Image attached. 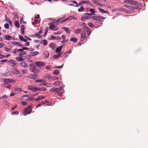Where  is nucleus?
<instances>
[{"instance_id": "nucleus-1", "label": "nucleus", "mask_w": 148, "mask_h": 148, "mask_svg": "<svg viewBox=\"0 0 148 148\" xmlns=\"http://www.w3.org/2000/svg\"><path fill=\"white\" fill-rule=\"evenodd\" d=\"M28 89L33 92L39 91H45L46 89L44 88H37L36 87L33 86H29L28 87Z\"/></svg>"}, {"instance_id": "nucleus-2", "label": "nucleus", "mask_w": 148, "mask_h": 148, "mask_svg": "<svg viewBox=\"0 0 148 148\" xmlns=\"http://www.w3.org/2000/svg\"><path fill=\"white\" fill-rule=\"evenodd\" d=\"M32 111V107L31 106H28L27 108L23 110V113L24 116L30 114L31 113Z\"/></svg>"}, {"instance_id": "nucleus-3", "label": "nucleus", "mask_w": 148, "mask_h": 148, "mask_svg": "<svg viewBox=\"0 0 148 148\" xmlns=\"http://www.w3.org/2000/svg\"><path fill=\"white\" fill-rule=\"evenodd\" d=\"M91 18L93 20L99 21H102L105 19V18L99 15L93 16Z\"/></svg>"}, {"instance_id": "nucleus-4", "label": "nucleus", "mask_w": 148, "mask_h": 148, "mask_svg": "<svg viewBox=\"0 0 148 148\" xmlns=\"http://www.w3.org/2000/svg\"><path fill=\"white\" fill-rule=\"evenodd\" d=\"M49 29L51 30L56 31L58 30V28L56 27V25L53 23H50L49 24Z\"/></svg>"}, {"instance_id": "nucleus-5", "label": "nucleus", "mask_w": 148, "mask_h": 148, "mask_svg": "<svg viewBox=\"0 0 148 148\" xmlns=\"http://www.w3.org/2000/svg\"><path fill=\"white\" fill-rule=\"evenodd\" d=\"M43 77L45 79L47 78L49 79H51L52 80H57L58 79L57 77H52L50 75L45 76Z\"/></svg>"}, {"instance_id": "nucleus-6", "label": "nucleus", "mask_w": 148, "mask_h": 148, "mask_svg": "<svg viewBox=\"0 0 148 148\" xmlns=\"http://www.w3.org/2000/svg\"><path fill=\"white\" fill-rule=\"evenodd\" d=\"M2 81H3L5 82L8 83V82H12L14 83L16 82V81L14 80L10 79H1Z\"/></svg>"}, {"instance_id": "nucleus-7", "label": "nucleus", "mask_w": 148, "mask_h": 148, "mask_svg": "<svg viewBox=\"0 0 148 148\" xmlns=\"http://www.w3.org/2000/svg\"><path fill=\"white\" fill-rule=\"evenodd\" d=\"M88 4L89 5H90L91 3H90V1L88 0H84L81 1L79 2V4L83 5L84 4Z\"/></svg>"}, {"instance_id": "nucleus-8", "label": "nucleus", "mask_w": 148, "mask_h": 148, "mask_svg": "<svg viewBox=\"0 0 148 148\" xmlns=\"http://www.w3.org/2000/svg\"><path fill=\"white\" fill-rule=\"evenodd\" d=\"M29 71L35 73H38L39 72V71L36 68L35 66L34 68H30L29 69Z\"/></svg>"}, {"instance_id": "nucleus-9", "label": "nucleus", "mask_w": 148, "mask_h": 148, "mask_svg": "<svg viewBox=\"0 0 148 148\" xmlns=\"http://www.w3.org/2000/svg\"><path fill=\"white\" fill-rule=\"evenodd\" d=\"M127 2L128 3L132 5H136L137 4V2L134 0H127L124 1V2Z\"/></svg>"}, {"instance_id": "nucleus-10", "label": "nucleus", "mask_w": 148, "mask_h": 148, "mask_svg": "<svg viewBox=\"0 0 148 148\" xmlns=\"http://www.w3.org/2000/svg\"><path fill=\"white\" fill-rule=\"evenodd\" d=\"M8 62H11V66L12 67H13L16 65L17 63L16 61L14 60H10L8 61Z\"/></svg>"}, {"instance_id": "nucleus-11", "label": "nucleus", "mask_w": 148, "mask_h": 148, "mask_svg": "<svg viewBox=\"0 0 148 148\" xmlns=\"http://www.w3.org/2000/svg\"><path fill=\"white\" fill-rule=\"evenodd\" d=\"M89 19V16L88 15H85V14H84V16H82L81 18V20L82 21H84L88 19Z\"/></svg>"}, {"instance_id": "nucleus-12", "label": "nucleus", "mask_w": 148, "mask_h": 148, "mask_svg": "<svg viewBox=\"0 0 148 148\" xmlns=\"http://www.w3.org/2000/svg\"><path fill=\"white\" fill-rule=\"evenodd\" d=\"M65 16H64L59 18L57 21V22H59L61 23H63L64 22H65L64 19H65Z\"/></svg>"}, {"instance_id": "nucleus-13", "label": "nucleus", "mask_w": 148, "mask_h": 148, "mask_svg": "<svg viewBox=\"0 0 148 148\" xmlns=\"http://www.w3.org/2000/svg\"><path fill=\"white\" fill-rule=\"evenodd\" d=\"M12 43L14 45H16L21 47H22L23 46V44L17 42H12Z\"/></svg>"}, {"instance_id": "nucleus-14", "label": "nucleus", "mask_w": 148, "mask_h": 148, "mask_svg": "<svg viewBox=\"0 0 148 148\" xmlns=\"http://www.w3.org/2000/svg\"><path fill=\"white\" fill-rule=\"evenodd\" d=\"M21 66L24 68H26L28 66V64L25 62L23 61L20 63Z\"/></svg>"}, {"instance_id": "nucleus-15", "label": "nucleus", "mask_w": 148, "mask_h": 148, "mask_svg": "<svg viewBox=\"0 0 148 148\" xmlns=\"http://www.w3.org/2000/svg\"><path fill=\"white\" fill-rule=\"evenodd\" d=\"M36 64L38 67L41 66L45 65V63L42 62H36Z\"/></svg>"}, {"instance_id": "nucleus-16", "label": "nucleus", "mask_w": 148, "mask_h": 148, "mask_svg": "<svg viewBox=\"0 0 148 148\" xmlns=\"http://www.w3.org/2000/svg\"><path fill=\"white\" fill-rule=\"evenodd\" d=\"M12 38V36L9 35H5V38L4 39L5 40H10Z\"/></svg>"}, {"instance_id": "nucleus-17", "label": "nucleus", "mask_w": 148, "mask_h": 148, "mask_svg": "<svg viewBox=\"0 0 148 148\" xmlns=\"http://www.w3.org/2000/svg\"><path fill=\"white\" fill-rule=\"evenodd\" d=\"M24 28L25 26L24 25H22L21 27V34L22 35L24 34Z\"/></svg>"}, {"instance_id": "nucleus-18", "label": "nucleus", "mask_w": 148, "mask_h": 148, "mask_svg": "<svg viewBox=\"0 0 148 148\" xmlns=\"http://www.w3.org/2000/svg\"><path fill=\"white\" fill-rule=\"evenodd\" d=\"M63 47V46H60L58 47L56 49V52L57 53H58V52L60 53V52L62 49Z\"/></svg>"}, {"instance_id": "nucleus-19", "label": "nucleus", "mask_w": 148, "mask_h": 148, "mask_svg": "<svg viewBox=\"0 0 148 148\" xmlns=\"http://www.w3.org/2000/svg\"><path fill=\"white\" fill-rule=\"evenodd\" d=\"M98 9L102 13H108V11H106V10H104L103 9H102L101 8H98Z\"/></svg>"}, {"instance_id": "nucleus-20", "label": "nucleus", "mask_w": 148, "mask_h": 148, "mask_svg": "<svg viewBox=\"0 0 148 148\" xmlns=\"http://www.w3.org/2000/svg\"><path fill=\"white\" fill-rule=\"evenodd\" d=\"M49 47L53 49H54L56 47V45L54 43H51L50 44Z\"/></svg>"}, {"instance_id": "nucleus-21", "label": "nucleus", "mask_w": 148, "mask_h": 148, "mask_svg": "<svg viewBox=\"0 0 148 148\" xmlns=\"http://www.w3.org/2000/svg\"><path fill=\"white\" fill-rule=\"evenodd\" d=\"M87 36L86 35V33L85 31H83L81 34V37L82 38H86Z\"/></svg>"}, {"instance_id": "nucleus-22", "label": "nucleus", "mask_w": 148, "mask_h": 148, "mask_svg": "<svg viewBox=\"0 0 148 148\" xmlns=\"http://www.w3.org/2000/svg\"><path fill=\"white\" fill-rule=\"evenodd\" d=\"M43 54L44 57L45 58H47L49 56V53L48 51H46L44 52Z\"/></svg>"}, {"instance_id": "nucleus-23", "label": "nucleus", "mask_w": 148, "mask_h": 148, "mask_svg": "<svg viewBox=\"0 0 148 148\" xmlns=\"http://www.w3.org/2000/svg\"><path fill=\"white\" fill-rule=\"evenodd\" d=\"M77 38L74 37L71 38L70 39V41H72L74 43L76 42L77 41Z\"/></svg>"}, {"instance_id": "nucleus-24", "label": "nucleus", "mask_w": 148, "mask_h": 148, "mask_svg": "<svg viewBox=\"0 0 148 148\" xmlns=\"http://www.w3.org/2000/svg\"><path fill=\"white\" fill-rule=\"evenodd\" d=\"M62 28L66 31V33L69 34L70 33V32L68 28L65 27H63Z\"/></svg>"}, {"instance_id": "nucleus-25", "label": "nucleus", "mask_w": 148, "mask_h": 148, "mask_svg": "<svg viewBox=\"0 0 148 148\" xmlns=\"http://www.w3.org/2000/svg\"><path fill=\"white\" fill-rule=\"evenodd\" d=\"M36 82L38 83L44 82H45V81L44 79H40L36 80Z\"/></svg>"}, {"instance_id": "nucleus-26", "label": "nucleus", "mask_w": 148, "mask_h": 148, "mask_svg": "<svg viewBox=\"0 0 148 148\" xmlns=\"http://www.w3.org/2000/svg\"><path fill=\"white\" fill-rule=\"evenodd\" d=\"M16 59L19 61H23L24 60V59L19 57H16L15 58Z\"/></svg>"}, {"instance_id": "nucleus-27", "label": "nucleus", "mask_w": 148, "mask_h": 148, "mask_svg": "<svg viewBox=\"0 0 148 148\" xmlns=\"http://www.w3.org/2000/svg\"><path fill=\"white\" fill-rule=\"evenodd\" d=\"M61 55V53H59L58 55H54L53 56V57L54 58H58Z\"/></svg>"}, {"instance_id": "nucleus-28", "label": "nucleus", "mask_w": 148, "mask_h": 148, "mask_svg": "<svg viewBox=\"0 0 148 148\" xmlns=\"http://www.w3.org/2000/svg\"><path fill=\"white\" fill-rule=\"evenodd\" d=\"M79 24L80 25H81L82 26H83L85 28V29H86L87 28V27H88L86 23H79Z\"/></svg>"}, {"instance_id": "nucleus-29", "label": "nucleus", "mask_w": 148, "mask_h": 148, "mask_svg": "<svg viewBox=\"0 0 148 148\" xmlns=\"http://www.w3.org/2000/svg\"><path fill=\"white\" fill-rule=\"evenodd\" d=\"M86 29L87 35L88 36H89L91 32V30L89 29L88 27H87Z\"/></svg>"}, {"instance_id": "nucleus-30", "label": "nucleus", "mask_w": 148, "mask_h": 148, "mask_svg": "<svg viewBox=\"0 0 148 148\" xmlns=\"http://www.w3.org/2000/svg\"><path fill=\"white\" fill-rule=\"evenodd\" d=\"M14 90L15 91H17V92H23V91H22L21 88H15Z\"/></svg>"}, {"instance_id": "nucleus-31", "label": "nucleus", "mask_w": 148, "mask_h": 148, "mask_svg": "<svg viewBox=\"0 0 148 148\" xmlns=\"http://www.w3.org/2000/svg\"><path fill=\"white\" fill-rule=\"evenodd\" d=\"M39 53L37 51H35L34 52H31V56H36Z\"/></svg>"}, {"instance_id": "nucleus-32", "label": "nucleus", "mask_w": 148, "mask_h": 148, "mask_svg": "<svg viewBox=\"0 0 148 148\" xmlns=\"http://www.w3.org/2000/svg\"><path fill=\"white\" fill-rule=\"evenodd\" d=\"M124 6L125 7H126V8H128V9H136V8H134V7H132V6H128L126 5H124Z\"/></svg>"}, {"instance_id": "nucleus-33", "label": "nucleus", "mask_w": 148, "mask_h": 148, "mask_svg": "<svg viewBox=\"0 0 148 148\" xmlns=\"http://www.w3.org/2000/svg\"><path fill=\"white\" fill-rule=\"evenodd\" d=\"M34 35L38 38H40L42 37L41 36L38 32L35 33Z\"/></svg>"}, {"instance_id": "nucleus-34", "label": "nucleus", "mask_w": 148, "mask_h": 148, "mask_svg": "<svg viewBox=\"0 0 148 148\" xmlns=\"http://www.w3.org/2000/svg\"><path fill=\"white\" fill-rule=\"evenodd\" d=\"M59 71L58 70H55L53 73V74L55 75H58L59 73Z\"/></svg>"}, {"instance_id": "nucleus-35", "label": "nucleus", "mask_w": 148, "mask_h": 148, "mask_svg": "<svg viewBox=\"0 0 148 148\" xmlns=\"http://www.w3.org/2000/svg\"><path fill=\"white\" fill-rule=\"evenodd\" d=\"M14 73L15 74H18L20 73V72L17 69H15L13 71Z\"/></svg>"}, {"instance_id": "nucleus-36", "label": "nucleus", "mask_w": 148, "mask_h": 148, "mask_svg": "<svg viewBox=\"0 0 148 148\" xmlns=\"http://www.w3.org/2000/svg\"><path fill=\"white\" fill-rule=\"evenodd\" d=\"M84 7L83 6H81L80 8H79L78 10V11L79 12H81L83 11L84 10Z\"/></svg>"}, {"instance_id": "nucleus-37", "label": "nucleus", "mask_w": 148, "mask_h": 148, "mask_svg": "<svg viewBox=\"0 0 148 148\" xmlns=\"http://www.w3.org/2000/svg\"><path fill=\"white\" fill-rule=\"evenodd\" d=\"M81 32V30L80 29H78L75 30V34H78L80 33Z\"/></svg>"}, {"instance_id": "nucleus-38", "label": "nucleus", "mask_w": 148, "mask_h": 148, "mask_svg": "<svg viewBox=\"0 0 148 148\" xmlns=\"http://www.w3.org/2000/svg\"><path fill=\"white\" fill-rule=\"evenodd\" d=\"M8 95H5L4 96H3L1 97H0V99H7L8 98Z\"/></svg>"}, {"instance_id": "nucleus-39", "label": "nucleus", "mask_w": 148, "mask_h": 148, "mask_svg": "<svg viewBox=\"0 0 148 148\" xmlns=\"http://www.w3.org/2000/svg\"><path fill=\"white\" fill-rule=\"evenodd\" d=\"M36 77V75L34 74H31L29 75V77L33 79H35Z\"/></svg>"}, {"instance_id": "nucleus-40", "label": "nucleus", "mask_w": 148, "mask_h": 148, "mask_svg": "<svg viewBox=\"0 0 148 148\" xmlns=\"http://www.w3.org/2000/svg\"><path fill=\"white\" fill-rule=\"evenodd\" d=\"M4 86L5 87L9 88L10 87V85L8 83L4 84Z\"/></svg>"}, {"instance_id": "nucleus-41", "label": "nucleus", "mask_w": 148, "mask_h": 148, "mask_svg": "<svg viewBox=\"0 0 148 148\" xmlns=\"http://www.w3.org/2000/svg\"><path fill=\"white\" fill-rule=\"evenodd\" d=\"M15 25L17 27H20V25L18 22L17 21H15L14 23Z\"/></svg>"}, {"instance_id": "nucleus-42", "label": "nucleus", "mask_w": 148, "mask_h": 148, "mask_svg": "<svg viewBox=\"0 0 148 148\" xmlns=\"http://www.w3.org/2000/svg\"><path fill=\"white\" fill-rule=\"evenodd\" d=\"M89 10L93 14H94L96 12L95 10L93 9H90Z\"/></svg>"}, {"instance_id": "nucleus-43", "label": "nucleus", "mask_w": 148, "mask_h": 148, "mask_svg": "<svg viewBox=\"0 0 148 148\" xmlns=\"http://www.w3.org/2000/svg\"><path fill=\"white\" fill-rule=\"evenodd\" d=\"M91 1H92L93 2H94V4L97 5L98 4V3L99 2V0H91Z\"/></svg>"}, {"instance_id": "nucleus-44", "label": "nucleus", "mask_w": 148, "mask_h": 148, "mask_svg": "<svg viewBox=\"0 0 148 148\" xmlns=\"http://www.w3.org/2000/svg\"><path fill=\"white\" fill-rule=\"evenodd\" d=\"M18 54L19 56L20 57H22L23 55L25 54H26V53L25 52H23V53L19 52Z\"/></svg>"}, {"instance_id": "nucleus-45", "label": "nucleus", "mask_w": 148, "mask_h": 148, "mask_svg": "<svg viewBox=\"0 0 148 148\" xmlns=\"http://www.w3.org/2000/svg\"><path fill=\"white\" fill-rule=\"evenodd\" d=\"M73 18V16H70V17H69L66 18L65 19H64V21H68V20H69Z\"/></svg>"}, {"instance_id": "nucleus-46", "label": "nucleus", "mask_w": 148, "mask_h": 148, "mask_svg": "<svg viewBox=\"0 0 148 148\" xmlns=\"http://www.w3.org/2000/svg\"><path fill=\"white\" fill-rule=\"evenodd\" d=\"M41 43H43L45 45H46L47 44V41L46 40H42L41 42Z\"/></svg>"}, {"instance_id": "nucleus-47", "label": "nucleus", "mask_w": 148, "mask_h": 148, "mask_svg": "<svg viewBox=\"0 0 148 148\" xmlns=\"http://www.w3.org/2000/svg\"><path fill=\"white\" fill-rule=\"evenodd\" d=\"M34 99V98L33 97H29L27 98L26 99V101H32V100H33V99Z\"/></svg>"}, {"instance_id": "nucleus-48", "label": "nucleus", "mask_w": 148, "mask_h": 148, "mask_svg": "<svg viewBox=\"0 0 148 148\" xmlns=\"http://www.w3.org/2000/svg\"><path fill=\"white\" fill-rule=\"evenodd\" d=\"M88 25L89 26L91 27H93L94 26V25L90 22L88 23Z\"/></svg>"}, {"instance_id": "nucleus-49", "label": "nucleus", "mask_w": 148, "mask_h": 148, "mask_svg": "<svg viewBox=\"0 0 148 148\" xmlns=\"http://www.w3.org/2000/svg\"><path fill=\"white\" fill-rule=\"evenodd\" d=\"M4 27L6 29H8L9 28V25L8 23H5L4 25Z\"/></svg>"}, {"instance_id": "nucleus-50", "label": "nucleus", "mask_w": 148, "mask_h": 148, "mask_svg": "<svg viewBox=\"0 0 148 148\" xmlns=\"http://www.w3.org/2000/svg\"><path fill=\"white\" fill-rule=\"evenodd\" d=\"M17 51H18V49H14L12 51V52L14 54L16 53Z\"/></svg>"}, {"instance_id": "nucleus-51", "label": "nucleus", "mask_w": 148, "mask_h": 148, "mask_svg": "<svg viewBox=\"0 0 148 148\" xmlns=\"http://www.w3.org/2000/svg\"><path fill=\"white\" fill-rule=\"evenodd\" d=\"M19 114V112L18 111H16L14 112H12V115H14V114H16V115L18 114Z\"/></svg>"}, {"instance_id": "nucleus-52", "label": "nucleus", "mask_w": 148, "mask_h": 148, "mask_svg": "<svg viewBox=\"0 0 148 148\" xmlns=\"http://www.w3.org/2000/svg\"><path fill=\"white\" fill-rule=\"evenodd\" d=\"M24 37L27 40H28L29 41H30L32 40L28 36H25Z\"/></svg>"}, {"instance_id": "nucleus-53", "label": "nucleus", "mask_w": 148, "mask_h": 148, "mask_svg": "<svg viewBox=\"0 0 148 148\" xmlns=\"http://www.w3.org/2000/svg\"><path fill=\"white\" fill-rule=\"evenodd\" d=\"M38 23V21L36 20H35L32 23L33 25H35V24H37Z\"/></svg>"}, {"instance_id": "nucleus-54", "label": "nucleus", "mask_w": 148, "mask_h": 148, "mask_svg": "<svg viewBox=\"0 0 148 148\" xmlns=\"http://www.w3.org/2000/svg\"><path fill=\"white\" fill-rule=\"evenodd\" d=\"M52 90V91H56L57 92H58V89H57V88H53L51 89Z\"/></svg>"}, {"instance_id": "nucleus-55", "label": "nucleus", "mask_w": 148, "mask_h": 148, "mask_svg": "<svg viewBox=\"0 0 148 148\" xmlns=\"http://www.w3.org/2000/svg\"><path fill=\"white\" fill-rule=\"evenodd\" d=\"M51 66H50L49 65V66H47L46 67H45V68L46 69H51Z\"/></svg>"}, {"instance_id": "nucleus-56", "label": "nucleus", "mask_w": 148, "mask_h": 148, "mask_svg": "<svg viewBox=\"0 0 148 148\" xmlns=\"http://www.w3.org/2000/svg\"><path fill=\"white\" fill-rule=\"evenodd\" d=\"M92 13H85V15H88V16H91L93 15Z\"/></svg>"}, {"instance_id": "nucleus-57", "label": "nucleus", "mask_w": 148, "mask_h": 148, "mask_svg": "<svg viewBox=\"0 0 148 148\" xmlns=\"http://www.w3.org/2000/svg\"><path fill=\"white\" fill-rule=\"evenodd\" d=\"M19 37L20 39L21 40L23 41V40H24V38L22 36H19Z\"/></svg>"}, {"instance_id": "nucleus-58", "label": "nucleus", "mask_w": 148, "mask_h": 148, "mask_svg": "<svg viewBox=\"0 0 148 148\" xmlns=\"http://www.w3.org/2000/svg\"><path fill=\"white\" fill-rule=\"evenodd\" d=\"M21 73L22 74H25L26 73V70H24L21 71Z\"/></svg>"}, {"instance_id": "nucleus-59", "label": "nucleus", "mask_w": 148, "mask_h": 148, "mask_svg": "<svg viewBox=\"0 0 148 148\" xmlns=\"http://www.w3.org/2000/svg\"><path fill=\"white\" fill-rule=\"evenodd\" d=\"M122 10L123 11H124V12H128V11L127 10L125 9L124 8H122Z\"/></svg>"}, {"instance_id": "nucleus-60", "label": "nucleus", "mask_w": 148, "mask_h": 148, "mask_svg": "<svg viewBox=\"0 0 148 148\" xmlns=\"http://www.w3.org/2000/svg\"><path fill=\"white\" fill-rule=\"evenodd\" d=\"M29 66L32 68H34L35 66L33 64H29Z\"/></svg>"}, {"instance_id": "nucleus-61", "label": "nucleus", "mask_w": 148, "mask_h": 148, "mask_svg": "<svg viewBox=\"0 0 148 148\" xmlns=\"http://www.w3.org/2000/svg\"><path fill=\"white\" fill-rule=\"evenodd\" d=\"M60 83V82H56L54 83V84L56 85H58Z\"/></svg>"}, {"instance_id": "nucleus-62", "label": "nucleus", "mask_w": 148, "mask_h": 148, "mask_svg": "<svg viewBox=\"0 0 148 148\" xmlns=\"http://www.w3.org/2000/svg\"><path fill=\"white\" fill-rule=\"evenodd\" d=\"M21 104L22 105H25L27 104V103L26 102L23 101L22 103Z\"/></svg>"}, {"instance_id": "nucleus-63", "label": "nucleus", "mask_w": 148, "mask_h": 148, "mask_svg": "<svg viewBox=\"0 0 148 148\" xmlns=\"http://www.w3.org/2000/svg\"><path fill=\"white\" fill-rule=\"evenodd\" d=\"M42 103H39L36 107V108H38V107H39L40 106H41L42 105Z\"/></svg>"}, {"instance_id": "nucleus-64", "label": "nucleus", "mask_w": 148, "mask_h": 148, "mask_svg": "<svg viewBox=\"0 0 148 148\" xmlns=\"http://www.w3.org/2000/svg\"><path fill=\"white\" fill-rule=\"evenodd\" d=\"M47 100H45L44 101H42L41 103H42V104H45L46 103H47Z\"/></svg>"}]
</instances>
